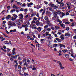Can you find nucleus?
I'll list each match as a JSON object with an SVG mask.
<instances>
[{"mask_svg":"<svg viewBox=\"0 0 76 76\" xmlns=\"http://www.w3.org/2000/svg\"><path fill=\"white\" fill-rule=\"evenodd\" d=\"M60 66V67L61 68V69H64V67H63V66H62V64H61V65H59Z\"/></svg>","mask_w":76,"mask_h":76,"instance_id":"16","label":"nucleus"},{"mask_svg":"<svg viewBox=\"0 0 76 76\" xmlns=\"http://www.w3.org/2000/svg\"><path fill=\"white\" fill-rule=\"evenodd\" d=\"M24 9H23V8H21V9H20V11H23Z\"/></svg>","mask_w":76,"mask_h":76,"instance_id":"54","label":"nucleus"},{"mask_svg":"<svg viewBox=\"0 0 76 76\" xmlns=\"http://www.w3.org/2000/svg\"><path fill=\"white\" fill-rule=\"evenodd\" d=\"M6 23V21H3V23L4 24H5V23Z\"/></svg>","mask_w":76,"mask_h":76,"instance_id":"57","label":"nucleus"},{"mask_svg":"<svg viewBox=\"0 0 76 76\" xmlns=\"http://www.w3.org/2000/svg\"><path fill=\"white\" fill-rule=\"evenodd\" d=\"M21 68H22V66H20V65H19L18 66V69H20H20H21Z\"/></svg>","mask_w":76,"mask_h":76,"instance_id":"15","label":"nucleus"},{"mask_svg":"<svg viewBox=\"0 0 76 76\" xmlns=\"http://www.w3.org/2000/svg\"><path fill=\"white\" fill-rule=\"evenodd\" d=\"M54 50L55 51H57V48H54Z\"/></svg>","mask_w":76,"mask_h":76,"instance_id":"62","label":"nucleus"},{"mask_svg":"<svg viewBox=\"0 0 76 76\" xmlns=\"http://www.w3.org/2000/svg\"><path fill=\"white\" fill-rule=\"evenodd\" d=\"M22 70H23V71L24 70H26V67H25V66H24L22 68Z\"/></svg>","mask_w":76,"mask_h":76,"instance_id":"26","label":"nucleus"},{"mask_svg":"<svg viewBox=\"0 0 76 76\" xmlns=\"http://www.w3.org/2000/svg\"><path fill=\"white\" fill-rule=\"evenodd\" d=\"M64 56L66 58H69V55L68 54H65L64 55Z\"/></svg>","mask_w":76,"mask_h":76,"instance_id":"5","label":"nucleus"},{"mask_svg":"<svg viewBox=\"0 0 76 76\" xmlns=\"http://www.w3.org/2000/svg\"><path fill=\"white\" fill-rule=\"evenodd\" d=\"M58 53V54H61V50H59Z\"/></svg>","mask_w":76,"mask_h":76,"instance_id":"45","label":"nucleus"},{"mask_svg":"<svg viewBox=\"0 0 76 76\" xmlns=\"http://www.w3.org/2000/svg\"><path fill=\"white\" fill-rule=\"evenodd\" d=\"M67 7H68V9H70V6L69 5V6H67Z\"/></svg>","mask_w":76,"mask_h":76,"instance_id":"59","label":"nucleus"},{"mask_svg":"<svg viewBox=\"0 0 76 76\" xmlns=\"http://www.w3.org/2000/svg\"><path fill=\"white\" fill-rule=\"evenodd\" d=\"M27 6L28 7H30V6H31V5H30V4L29 3H27Z\"/></svg>","mask_w":76,"mask_h":76,"instance_id":"18","label":"nucleus"},{"mask_svg":"<svg viewBox=\"0 0 76 76\" xmlns=\"http://www.w3.org/2000/svg\"><path fill=\"white\" fill-rule=\"evenodd\" d=\"M25 31H28V28H25Z\"/></svg>","mask_w":76,"mask_h":76,"instance_id":"64","label":"nucleus"},{"mask_svg":"<svg viewBox=\"0 0 76 76\" xmlns=\"http://www.w3.org/2000/svg\"><path fill=\"white\" fill-rule=\"evenodd\" d=\"M7 51H8V52L10 51V49L7 48Z\"/></svg>","mask_w":76,"mask_h":76,"instance_id":"41","label":"nucleus"},{"mask_svg":"<svg viewBox=\"0 0 76 76\" xmlns=\"http://www.w3.org/2000/svg\"><path fill=\"white\" fill-rule=\"evenodd\" d=\"M64 54L67 51V49H64L62 50Z\"/></svg>","mask_w":76,"mask_h":76,"instance_id":"12","label":"nucleus"},{"mask_svg":"<svg viewBox=\"0 0 76 76\" xmlns=\"http://www.w3.org/2000/svg\"><path fill=\"white\" fill-rule=\"evenodd\" d=\"M69 29H70V28L69 27H67L66 28V30L68 31H69Z\"/></svg>","mask_w":76,"mask_h":76,"instance_id":"34","label":"nucleus"},{"mask_svg":"<svg viewBox=\"0 0 76 76\" xmlns=\"http://www.w3.org/2000/svg\"><path fill=\"white\" fill-rule=\"evenodd\" d=\"M70 51L72 54H73V49H71Z\"/></svg>","mask_w":76,"mask_h":76,"instance_id":"38","label":"nucleus"},{"mask_svg":"<svg viewBox=\"0 0 76 76\" xmlns=\"http://www.w3.org/2000/svg\"><path fill=\"white\" fill-rule=\"evenodd\" d=\"M26 5H27V4H26L24 3V4H23L21 5V6L22 7H25L26 6Z\"/></svg>","mask_w":76,"mask_h":76,"instance_id":"11","label":"nucleus"},{"mask_svg":"<svg viewBox=\"0 0 76 76\" xmlns=\"http://www.w3.org/2000/svg\"><path fill=\"white\" fill-rule=\"evenodd\" d=\"M57 63H58L59 64V66L61 64V62H60V61H58Z\"/></svg>","mask_w":76,"mask_h":76,"instance_id":"23","label":"nucleus"},{"mask_svg":"<svg viewBox=\"0 0 76 76\" xmlns=\"http://www.w3.org/2000/svg\"><path fill=\"white\" fill-rule=\"evenodd\" d=\"M6 19H10L11 18H12V17H11V16L10 15H8L6 16Z\"/></svg>","mask_w":76,"mask_h":76,"instance_id":"6","label":"nucleus"},{"mask_svg":"<svg viewBox=\"0 0 76 76\" xmlns=\"http://www.w3.org/2000/svg\"><path fill=\"white\" fill-rule=\"evenodd\" d=\"M14 63H16V64H17V65H18V61H16V60L14 61Z\"/></svg>","mask_w":76,"mask_h":76,"instance_id":"27","label":"nucleus"},{"mask_svg":"<svg viewBox=\"0 0 76 76\" xmlns=\"http://www.w3.org/2000/svg\"><path fill=\"white\" fill-rule=\"evenodd\" d=\"M44 19L45 20H48V17L47 16H45V17Z\"/></svg>","mask_w":76,"mask_h":76,"instance_id":"13","label":"nucleus"},{"mask_svg":"<svg viewBox=\"0 0 76 76\" xmlns=\"http://www.w3.org/2000/svg\"><path fill=\"white\" fill-rule=\"evenodd\" d=\"M28 65V64H27V63H26V62L24 64L23 66H27Z\"/></svg>","mask_w":76,"mask_h":76,"instance_id":"30","label":"nucleus"},{"mask_svg":"<svg viewBox=\"0 0 76 76\" xmlns=\"http://www.w3.org/2000/svg\"><path fill=\"white\" fill-rule=\"evenodd\" d=\"M44 3L45 4H48V2L46 1H45L44 2Z\"/></svg>","mask_w":76,"mask_h":76,"instance_id":"56","label":"nucleus"},{"mask_svg":"<svg viewBox=\"0 0 76 76\" xmlns=\"http://www.w3.org/2000/svg\"><path fill=\"white\" fill-rule=\"evenodd\" d=\"M60 38L61 39L63 40L64 39V34H62L60 36Z\"/></svg>","mask_w":76,"mask_h":76,"instance_id":"4","label":"nucleus"},{"mask_svg":"<svg viewBox=\"0 0 76 76\" xmlns=\"http://www.w3.org/2000/svg\"><path fill=\"white\" fill-rule=\"evenodd\" d=\"M55 28H56V29H60V27H58V26H56L55 27Z\"/></svg>","mask_w":76,"mask_h":76,"instance_id":"20","label":"nucleus"},{"mask_svg":"<svg viewBox=\"0 0 76 76\" xmlns=\"http://www.w3.org/2000/svg\"><path fill=\"white\" fill-rule=\"evenodd\" d=\"M24 75L25 76H28V73H24Z\"/></svg>","mask_w":76,"mask_h":76,"instance_id":"40","label":"nucleus"},{"mask_svg":"<svg viewBox=\"0 0 76 76\" xmlns=\"http://www.w3.org/2000/svg\"><path fill=\"white\" fill-rule=\"evenodd\" d=\"M58 46V44H54L53 45V48H54V47H57Z\"/></svg>","mask_w":76,"mask_h":76,"instance_id":"9","label":"nucleus"},{"mask_svg":"<svg viewBox=\"0 0 76 76\" xmlns=\"http://www.w3.org/2000/svg\"><path fill=\"white\" fill-rule=\"evenodd\" d=\"M61 27L63 28H65V26L64 25V26H63V24H61Z\"/></svg>","mask_w":76,"mask_h":76,"instance_id":"32","label":"nucleus"},{"mask_svg":"<svg viewBox=\"0 0 76 76\" xmlns=\"http://www.w3.org/2000/svg\"><path fill=\"white\" fill-rule=\"evenodd\" d=\"M58 3L59 4H60V6H61V7H63V6L64 5V4L63 2H58Z\"/></svg>","mask_w":76,"mask_h":76,"instance_id":"3","label":"nucleus"},{"mask_svg":"<svg viewBox=\"0 0 76 76\" xmlns=\"http://www.w3.org/2000/svg\"><path fill=\"white\" fill-rule=\"evenodd\" d=\"M39 76H44V75L43 73H41L39 75Z\"/></svg>","mask_w":76,"mask_h":76,"instance_id":"22","label":"nucleus"},{"mask_svg":"<svg viewBox=\"0 0 76 76\" xmlns=\"http://www.w3.org/2000/svg\"><path fill=\"white\" fill-rule=\"evenodd\" d=\"M51 29L52 31H54L55 29V28H54L53 27H52L51 28Z\"/></svg>","mask_w":76,"mask_h":76,"instance_id":"52","label":"nucleus"},{"mask_svg":"<svg viewBox=\"0 0 76 76\" xmlns=\"http://www.w3.org/2000/svg\"><path fill=\"white\" fill-rule=\"evenodd\" d=\"M29 10H30V12H33L34 11V10H32L31 8L29 9Z\"/></svg>","mask_w":76,"mask_h":76,"instance_id":"48","label":"nucleus"},{"mask_svg":"<svg viewBox=\"0 0 76 76\" xmlns=\"http://www.w3.org/2000/svg\"><path fill=\"white\" fill-rule=\"evenodd\" d=\"M15 2H16V3H17V4H19V5H21V4H22V3L21 2H18L16 1H15Z\"/></svg>","mask_w":76,"mask_h":76,"instance_id":"10","label":"nucleus"},{"mask_svg":"<svg viewBox=\"0 0 76 76\" xmlns=\"http://www.w3.org/2000/svg\"><path fill=\"white\" fill-rule=\"evenodd\" d=\"M35 23H36V25H37V26H39V21L38 20H37V21H36Z\"/></svg>","mask_w":76,"mask_h":76,"instance_id":"7","label":"nucleus"},{"mask_svg":"<svg viewBox=\"0 0 76 76\" xmlns=\"http://www.w3.org/2000/svg\"><path fill=\"white\" fill-rule=\"evenodd\" d=\"M42 11H43V9H41L40 10H39V12L40 13H41L42 12Z\"/></svg>","mask_w":76,"mask_h":76,"instance_id":"49","label":"nucleus"},{"mask_svg":"<svg viewBox=\"0 0 76 76\" xmlns=\"http://www.w3.org/2000/svg\"><path fill=\"white\" fill-rule=\"evenodd\" d=\"M12 53V54L13 55H15L16 54V52H15V51H14L13 52H12V53Z\"/></svg>","mask_w":76,"mask_h":76,"instance_id":"44","label":"nucleus"},{"mask_svg":"<svg viewBox=\"0 0 76 76\" xmlns=\"http://www.w3.org/2000/svg\"><path fill=\"white\" fill-rule=\"evenodd\" d=\"M18 16H19L20 18V19H22L23 18V14H22L20 13L19 14Z\"/></svg>","mask_w":76,"mask_h":76,"instance_id":"2","label":"nucleus"},{"mask_svg":"<svg viewBox=\"0 0 76 76\" xmlns=\"http://www.w3.org/2000/svg\"><path fill=\"white\" fill-rule=\"evenodd\" d=\"M60 31H61V30H59V32L57 33V34H58V35H61V32H60Z\"/></svg>","mask_w":76,"mask_h":76,"instance_id":"19","label":"nucleus"},{"mask_svg":"<svg viewBox=\"0 0 76 76\" xmlns=\"http://www.w3.org/2000/svg\"><path fill=\"white\" fill-rule=\"evenodd\" d=\"M49 34V32H46L45 33L46 36H48V35Z\"/></svg>","mask_w":76,"mask_h":76,"instance_id":"42","label":"nucleus"},{"mask_svg":"<svg viewBox=\"0 0 76 76\" xmlns=\"http://www.w3.org/2000/svg\"><path fill=\"white\" fill-rule=\"evenodd\" d=\"M16 19V18H12L11 19V20H12V21H14V20H15Z\"/></svg>","mask_w":76,"mask_h":76,"instance_id":"24","label":"nucleus"},{"mask_svg":"<svg viewBox=\"0 0 76 76\" xmlns=\"http://www.w3.org/2000/svg\"><path fill=\"white\" fill-rule=\"evenodd\" d=\"M18 65L16 64V65H15V69H17V68H18Z\"/></svg>","mask_w":76,"mask_h":76,"instance_id":"35","label":"nucleus"},{"mask_svg":"<svg viewBox=\"0 0 76 76\" xmlns=\"http://www.w3.org/2000/svg\"><path fill=\"white\" fill-rule=\"evenodd\" d=\"M39 25H40V26H42L43 24H42V23L41 22L39 23Z\"/></svg>","mask_w":76,"mask_h":76,"instance_id":"25","label":"nucleus"},{"mask_svg":"<svg viewBox=\"0 0 76 76\" xmlns=\"http://www.w3.org/2000/svg\"><path fill=\"white\" fill-rule=\"evenodd\" d=\"M54 6H55V5H54V4H52L51 5V7H54Z\"/></svg>","mask_w":76,"mask_h":76,"instance_id":"33","label":"nucleus"},{"mask_svg":"<svg viewBox=\"0 0 76 76\" xmlns=\"http://www.w3.org/2000/svg\"><path fill=\"white\" fill-rule=\"evenodd\" d=\"M26 59H24L23 60V63H24H24H26Z\"/></svg>","mask_w":76,"mask_h":76,"instance_id":"46","label":"nucleus"},{"mask_svg":"<svg viewBox=\"0 0 76 76\" xmlns=\"http://www.w3.org/2000/svg\"><path fill=\"white\" fill-rule=\"evenodd\" d=\"M58 7H57V6L55 5L54 7V9H58Z\"/></svg>","mask_w":76,"mask_h":76,"instance_id":"28","label":"nucleus"},{"mask_svg":"<svg viewBox=\"0 0 76 76\" xmlns=\"http://www.w3.org/2000/svg\"><path fill=\"white\" fill-rule=\"evenodd\" d=\"M13 16L15 18H17V15H15V14H13Z\"/></svg>","mask_w":76,"mask_h":76,"instance_id":"36","label":"nucleus"},{"mask_svg":"<svg viewBox=\"0 0 76 76\" xmlns=\"http://www.w3.org/2000/svg\"><path fill=\"white\" fill-rule=\"evenodd\" d=\"M36 46L37 47H39V44H37Z\"/></svg>","mask_w":76,"mask_h":76,"instance_id":"55","label":"nucleus"},{"mask_svg":"<svg viewBox=\"0 0 76 76\" xmlns=\"http://www.w3.org/2000/svg\"><path fill=\"white\" fill-rule=\"evenodd\" d=\"M27 61L28 63H30L31 62L30 61V60H29L28 59H27Z\"/></svg>","mask_w":76,"mask_h":76,"instance_id":"61","label":"nucleus"},{"mask_svg":"<svg viewBox=\"0 0 76 76\" xmlns=\"http://www.w3.org/2000/svg\"><path fill=\"white\" fill-rule=\"evenodd\" d=\"M58 14V15H60V14H61V12H60V11L59 10H58L56 12H54L53 13V16H54L55 19H56L57 16Z\"/></svg>","mask_w":76,"mask_h":76,"instance_id":"1","label":"nucleus"},{"mask_svg":"<svg viewBox=\"0 0 76 76\" xmlns=\"http://www.w3.org/2000/svg\"><path fill=\"white\" fill-rule=\"evenodd\" d=\"M57 35L56 34H55V37L56 38H57Z\"/></svg>","mask_w":76,"mask_h":76,"instance_id":"63","label":"nucleus"},{"mask_svg":"<svg viewBox=\"0 0 76 76\" xmlns=\"http://www.w3.org/2000/svg\"><path fill=\"white\" fill-rule=\"evenodd\" d=\"M18 63H19V64H20V66H22V63H23V62L22 61H19L18 62Z\"/></svg>","mask_w":76,"mask_h":76,"instance_id":"17","label":"nucleus"},{"mask_svg":"<svg viewBox=\"0 0 76 76\" xmlns=\"http://www.w3.org/2000/svg\"><path fill=\"white\" fill-rule=\"evenodd\" d=\"M71 57H73V58H75V57L73 56V54H71Z\"/></svg>","mask_w":76,"mask_h":76,"instance_id":"53","label":"nucleus"},{"mask_svg":"<svg viewBox=\"0 0 76 76\" xmlns=\"http://www.w3.org/2000/svg\"><path fill=\"white\" fill-rule=\"evenodd\" d=\"M63 46V44H60L59 45L60 48H61Z\"/></svg>","mask_w":76,"mask_h":76,"instance_id":"29","label":"nucleus"},{"mask_svg":"<svg viewBox=\"0 0 76 76\" xmlns=\"http://www.w3.org/2000/svg\"><path fill=\"white\" fill-rule=\"evenodd\" d=\"M58 21L59 22V24H61V23H62V21L60 20V19L58 20Z\"/></svg>","mask_w":76,"mask_h":76,"instance_id":"21","label":"nucleus"},{"mask_svg":"<svg viewBox=\"0 0 76 76\" xmlns=\"http://www.w3.org/2000/svg\"><path fill=\"white\" fill-rule=\"evenodd\" d=\"M42 29V28L40 27H39V28H37V30H38V31L40 32H41V31Z\"/></svg>","mask_w":76,"mask_h":76,"instance_id":"8","label":"nucleus"},{"mask_svg":"<svg viewBox=\"0 0 76 76\" xmlns=\"http://www.w3.org/2000/svg\"><path fill=\"white\" fill-rule=\"evenodd\" d=\"M70 23L68 22H66L65 23V24H66V25H69V24H70Z\"/></svg>","mask_w":76,"mask_h":76,"instance_id":"39","label":"nucleus"},{"mask_svg":"<svg viewBox=\"0 0 76 76\" xmlns=\"http://www.w3.org/2000/svg\"><path fill=\"white\" fill-rule=\"evenodd\" d=\"M15 50H16V48H13L12 50V52L15 51Z\"/></svg>","mask_w":76,"mask_h":76,"instance_id":"51","label":"nucleus"},{"mask_svg":"<svg viewBox=\"0 0 76 76\" xmlns=\"http://www.w3.org/2000/svg\"><path fill=\"white\" fill-rule=\"evenodd\" d=\"M66 4L67 5L69 6V4H70V2H67L66 3Z\"/></svg>","mask_w":76,"mask_h":76,"instance_id":"58","label":"nucleus"},{"mask_svg":"<svg viewBox=\"0 0 76 76\" xmlns=\"http://www.w3.org/2000/svg\"><path fill=\"white\" fill-rule=\"evenodd\" d=\"M31 23H33H33H35V21L34 20V19H33V21H32Z\"/></svg>","mask_w":76,"mask_h":76,"instance_id":"50","label":"nucleus"},{"mask_svg":"<svg viewBox=\"0 0 76 76\" xmlns=\"http://www.w3.org/2000/svg\"><path fill=\"white\" fill-rule=\"evenodd\" d=\"M4 44H9V43L7 41H5L4 42Z\"/></svg>","mask_w":76,"mask_h":76,"instance_id":"14","label":"nucleus"},{"mask_svg":"<svg viewBox=\"0 0 76 76\" xmlns=\"http://www.w3.org/2000/svg\"><path fill=\"white\" fill-rule=\"evenodd\" d=\"M62 17H63V16H64L65 15V14H64V13H63L62 14Z\"/></svg>","mask_w":76,"mask_h":76,"instance_id":"60","label":"nucleus"},{"mask_svg":"<svg viewBox=\"0 0 76 76\" xmlns=\"http://www.w3.org/2000/svg\"><path fill=\"white\" fill-rule=\"evenodd\" d=\"M7 56H8L9 57H12V55L10 53L7 54Z\"/></svg>","mask_w":76,"mask_h":76,"instance_id":"31","label":"nucleus"},{"mask_svg":"<svg viewBox=\"0 0 76 76\" xmlns=\"http://www.w3.org/2000/svg\"><path fill=\"white\" fill-rule=\"evenodd\" d=\"M13 26H16V24L15 23H14L13 24Z\"/></svg>","mask_w":76,"mask_h":76,"instance_id":"37","label":"nucleus"},{"mask_svg":"<svg viewBox=\"0 0 76 76\" xmlns=\"http://www.w3.org/2000/svg\"><path fill=\"white\" fill-rule=\"evenodd\" d=\"M36 16L37 17H38L39 18V14H38V13H37V14L36 15Z\"/></svg>","mask_w":76,"mask_h":76,"instance_id":"43","label":"nucleus"},{"mask_svg":"<svg viewBox=\"0 0 76 76\" xmlns=\"http://www.w3.org/2000/svg\"><path fill=\"white\" fill-rule=\"evenodd\" d=\"M48 31V32H50V31H51V29L50 28H48L47 29Z\"/></svg>","mask_w":76,"mask_h":76,"instance_id":"47","label":"nucleus"}]
</instances>
